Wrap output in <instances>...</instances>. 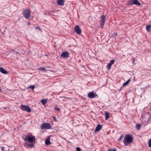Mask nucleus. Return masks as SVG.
<instances>
[{"mask_svg": "<svg viewBox=\"0 0 151 151\" xmlns=\"http://www.w3.org/2000/svg\"><path fill=\"white\" fill-rule=\"evenodd\" d=\"M24 139L25 141H27V142H26L24 144V145L25 147L32 148L35 147L34 145L35 143V137L31 134H28L25 137Z\"/></svg>", "mask_w": 151, "mask_h": 151, "instance_id": "nucleus-1", "label": "nucleus"}, {"mask_svg": "<svg viewBox=\"0 0 151 151\" xmlns=\"http://www.w3.org/2000/svg\"><path fill=\"white\" fill-rule=\"evenodd\" d=\"M132 141V135L129 134H127L124 138V143L125 146H127L131 143Z\"/></svg>", "mask_w": 151, "mask_h": 151, "instance_id": "nucleus-2", "label": "nucleus"}, {"mask_svg": "<svg viewBox=\"0 0 151 151\" xmlns=\"http://www.w3.org/2000/svg\"><path fill=\"white\" fill-rule=\"evenodd\" d=\"M40 128L42 129H49L51 128V127L49 123H44L41 125Z\"/></svg>", "mask_w": 151, "mask_h": 151, "instance_id": "nucleus-3", "label": "nucleus"}, {"mask_svg": "<svg viewBox=\"0 0 151 151\" xmlns=\"http://www.w3.org/2000/svg\"><path fill=\"white\" fill-rule=\"evenodd\" d=\"M20 108L22 110L24 111L30 112L31 111V108L29 106L27 105H22L20 107Z\"/></svg>", "mask_w": 151, "mask_h": 151, "instance_id": "nucleus-4", "label": "nucleus"}, {"mask_svg": "<svg viewBox=\"0 0 151 151\" xmlns=\"http://www.w3.org/2000/svg\"><path fill=\"white\" fill-rule=\"evenodd\" d=\"M30 11L29 10H25L23 11L22 14L26 19H28L30 17Z\"/></svg>", "mask_w": 151, "mask_h": 151, "instance_id": "nucleus-5", "label": "nucleus"}, {"mask_svg": "<svg viewBox=\"0 0 151 151\" xmlns=\"http://www.w3.org/2000/svg\"><path fill=\"white\" fill-rule=\"evenodd\" d=\"M101 22L100 24V27L101 28H102L104 26L106 21L105 16L103 15L101 16Z\"/></svg>", "mask_w": 151, "mask_h": 151, "instance_id": "nucleus-6", "label": "nucleus"}, {"mask_svg": "<svg viewBox=\"0 0 151 151\" xmlns=\"http://www.w3.org/2000/svg\"><path fill=\"white\" fill-rule=\"evenodd\" d=\"M132 4L139 6L140 5V4L137 0H131L128 3V5Z\"/></svg>", "mask_w": 151, "mask_h": 151, "instance_id": "nucleus-7", "label": "nucleus"}, {"mask_svg": "<svg viewBox=\"0 0 151 151\" xmlns=\"http://www.w3.org/2000/svg\"><path fill=\"white\" fill-rule=\"evenodd\" d=\"M97 96V94L92 92H89L88 94V96L90 98H95Z\"/></svg>", "mask_w": 151, "mask_h": 151, "instance_id": "nucleus-8", "label": "nucleus"}, {"mask_svg": "<svg viewBox=\"0 0 151 151\" xmlns=\"http://www.w3.org/2000/svg\"><path fill=\"white\" fill-rule=\"evenodd\" d=\"M75 31L78 34H80L82 32L78 25L76 26L75 28Z\"/></svg>", "mask_w": 151, "mask_h": 151, "instance_id": "nucleus-9", "label": "nucleus"}, {"mask_svg": "<svg viewBox=\"0 0 151 151\" xmlns=\"http://www.w3.org/2000/svg\"><path fill=\"white\" fill-rule=\"evenodd\" d=\"M114 61L115 60H112L110 61L107 66V68L108 70H109L111 69L112 65L114 63Z\"/></svg>", "mask_w": 151, "mask_h": 151, "instance_id": "nucleus-10", "label": "nucleus"}, {"mask_svg": "<svg viewBox=\"0 0 151 151\" xmlns=\"http://www.w3.org/2000/svg\"><path fill=\"white\" fill-rule=\"evenodd\" d=\"M68 52H63L61 55V56L64 58H66L68 56Z\"/></svg>", "mask_w": 151, "mask_h": 151, "instance_id": "nucleus-11", "label": "nucleus"}, {"mask_svg": "<svg viewBox=\"0 0 151 151\" xmlns=\"http://www.w3.org/2000/svg\"><path fill=\"white\" fill-rule=\"evenodd\" d=\"M64 0H57V3L58 5L62 6L64 5Z\"/></svg>", "mask_w": 151, "mask_h": 151, "instance_id": "nucleus-12", "label": "nucleus"}, {"mask_svg": "<svg viewBox=\"0 0 151 151\" xmlns=\"http://www.w3.org/2000/svg\"><path fill=\"white\" fill-rule=\"evenodd\" d=\"M102 127V126L100 124L98 125L96 127L95 132H98L101 129Z\"/></svg>", "mask_w": 151, "mask_h": 151, "instance_id": "nucleus-13", "label": "nucleus"}, {"mask_svg": "<svg viewBox=\"0 0 151 151\" xmlns=\"http://www.w3.org/2000/svg\"><path fill=\"white\" fill-rule=\"evenodd\" d=\"M0 72L4 74H7L8 73L7 70L4 69L2 67L0 68Z\"/></svg>", "mask_w": 151, "mask_h": 151, "instance_id": "nucleus-14", "label": "nucleus"}, {"mask_svg": "<svg viewBox=\"0 0 151 151\" xmlns=\"http://www.w3.org/2000/svg\"><path fill=\"white\" fill-rule=\"evenodd\" d=\"M130 81V79H129V80H128L126 82H125L123 85L122 86V87H121V88H122V87H123L124 86H125L127 85L129 82Z\"/></svg>", "mask_w": 151, "mask_h": 151, "instance_id": "nucleus-15", "label": "nucleus"}, {"mask_svg": "<svg viewBox=\"0 0 151 151\" xmlns=\"http://www.w3.org/2000/svg\"><path fill=\"white\" fill-rule=\"evenodd\" d=\"M45 143L46 145H48L51 144L50 142V139L48 138L45 141Z\"/></svg>", "mask_w": 151, "mask_h": 151, "instance_id": "nucleus-16", "label": "nucleus"}, {"mask_svg": "<svg viewBox=\"0 0 151 151\" xmlns=\"http://www.w3.org/2000/svg\"><path fill=\"white\" fill-rule=\"evenodd\" d=\"M151 25L149 24L146 26V29L149 32H150L151 30Z\"/></svg>", "mask_w": 151, "mask_h": 151, "instance_id": "nucleus-17", "label": "nucleus"}, {"mask_svg": "<svg viewBox=\"0 0 151 151\" xmlns=\"http://www.w3.org/2000/svg\"><path fill=\"white\" fill-rule=\"evenodd\" d=\"M47 101L45 99H43L41 101V103L43 105H45L47 103Z\"/></svg>", "mask_w": 151, "mask_h": 151, "instance_id": "nucleus-18", "label": "nucleus"}, {"mask_svg": "<svg viewBox=\"0 0 151 151\" xmlns=\"http://www.w3.org/2000/svg\"><path fill=\"white\" fill-rule=\"evenodd\" d=\"M105 119L106 120H108L109 117V113L108 112H107L105 113Z\"/></svg>", "mask_w": 151, "mask_h": 151, "instance_id": "nucleus-19", "label": "nucleus"}, {"mask_svg": "<svg viewBox=\"0 0 151 151\" xmlns=\"http://www.w3.org/2000/svg\"><path fill=\"white\" fill-rule=\"evenodd\" d=\"M35 86L34 85H30L28 86V88H30L32 89V90H33L35 88Z\"/></svg>", "mask_w": 151, "mask_h": 151, "instance_id": "nucleus-20", "label": "nucleus"}, {"mask_svg": "<svg viewBox=\"0 0 151 151\" xmlns=\"http://www.w3.org/2000/svg\"><path fill=\"white\" fill-rule=\"evenodd\" d=\"M141 127V125L139 124H137L136 125V127L138 130H139L140 129Z\"/></svg>", "mask_w": 151, "mask_h": 151, "instance_id": "nucleus-21", "label": "nucleus"}, {"mask_svg": "<svg viewBox=\"0 0 151 151\" xmlns=\"http://www.w3.org/2000/svg\"><path fill=\"white\" fill-rule=\"evenodd\" d=\"M39 69L41 71H45V69L44 67H40Z\"/></svg>", "mask_w": 151, "mask_h": 151, "instance_id": "nucleus-22", "label": "nucleus"}, {"mask_svg": "<svg viewBox=\"0 0 151 151\" xmlns=\"http://www.w3.org/2000/svg\"><path fill=\"white\" fill-rule=\"evenodd\" d=\"M148 146L149 147H151V139L149 141Z\"/></svg>", "mask_w": 151, "mask_h": 151, "instance_id": "nucleus-23", "label": "nucleus"}, {"mask_svg": "<svg viewBox=\"0 0 151 151\" xmlns=\"http://www.w3.org/2000/svg\"><path fill=\"white\" fill-rule=\"evenodd\" d=\"M108 151H116V150L115 149L111 148Z\"/></svg>", "mask_w": 151, "mask_h": 151, "instance_id": "nucleus-24", "label": "nucleus"}, {"mask_svg": "<svg viewBox=\"0 0 151 151\" xmlns=\"http://www.w3.org/2000/svg\"><path fill=\"white\" fill-rule=\"evenodd\" d=\"M76 150L77 151H81V149L79 147H77L76 148Z\"/></svg>", "mask_w": 151, "mask_h": 151, "instance_id": "nucleus-25", "label": "nucleus"}, {"mask_svg": "<svg viewBox=\"0 0 151 151\" xmlns=\"http://www.w3.org/2000/svg\"><path fill=\"white\" fill-rule=\"evenodd\" d=\"M54 109H55V110L59 111L60 110V109L59 108H58L57 107H55L54 108Z\"/></svg>", "mask_w": 151, "mask_h": 151, "instance_id": "nucleus-26", "label": "nucleus"}, {"mask_svg": "<svg viewBox=\"0 0 151 151\" xmlns=\"http://www.w3.org/2000/svg\"><path fill=\"white\" fill-rule=\"evenodd\" d=\"M124 137V136L123 135H121L120 137H119V140H122V139H123Z\"/></svg>", "mask_w": 151, "mask_h": 151, "instance_id": "nucleus-27", "label": "nucleus"}, {"mask_svg": "<svg viewBox=\"0 0 151 151\" xmlns=\"http://www.w3.org/2000/svg\"><path fill=\"white\" fill-rule=\"evenodd\" d=\"M53 119H54V120L55 121H57V119H56V118L55 117V116H53Z\"/></svg>", "mask_w": 151, "mask_h": 151, "instance_id": "nucleus-28", "label": "nucleus"}, {"mask_svg": "<svg viewBox=\"0 0 151 151\" xmlns=\"http://www.w3.org/2000/svg\"><path fill=\"white\" fill-rule=\"evenodd\" d=\"M117 32H116L114 33V36H116L117 35Z\"/></svg>", "mask_w": 151, "mask_h": 151, "instance_id": "nucleus-29", "label": "nucleus"}, {"mask_svg": "<svg viewBox=\"0 0 151 151\" xmlns=\"http://www.w3.org/2000/svg\"><path fill=\"white\" fill-rule=\"evenodd\" d=\"M2 149L3 150L4 149V147H2Z\"/></svg>", "mask_w": 151, "mask_h": 151, "instance_id": "nucleus-30", "label": "nucleus"}, {"mask_svg": "<svg viewBox=\"0 0 151 151\" xmlns=\"http://www.w3.org/2000/svg\"><path fill=\"white\" fill-rule=\"evenodd\" d=\"M150 111H151V109H150Z\"/></svg>", "mask_w": 151, "mask_h": 151, "instance_id": "nucleus-31", "label": "nucleus"}]
</instances>
